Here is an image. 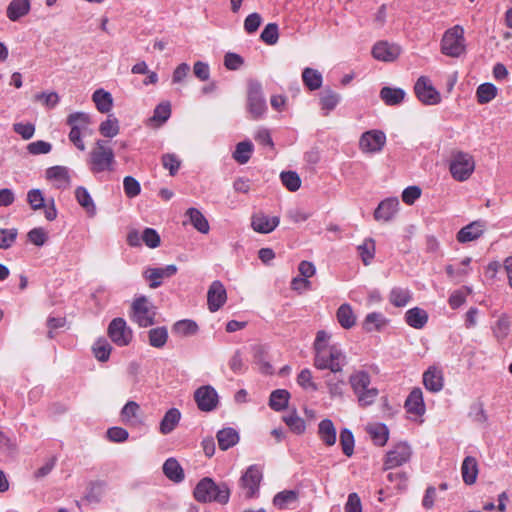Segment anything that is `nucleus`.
I'll use <instances>...</instances> for the list:
<instances>
[{
	"instance_id": "59",
	"label": "nucleus",
	"mask_w": 512,
	"mask_h": 512,
	"mask_svg": "<svg viewBox=\"0 0 512 512\" xmlns=\"http://www.w3.org/2000/svg\"><path fill=\"white\" fill-rule=\"evenodd\" d=\"M142 242L145 246H147L150 249H155L160 246L161 244V238L159 233L153 229L146 227L142 231Z\"/></svg>"
},
{
	"instance_id": "31",
	"label": "nucleus",
	"mask_w": 512,
	"mask_h": 512,
	"mask_svg": "<svg viewBox=\"0 0 512 512\" xmlns=\"http://www.w3.org/2000/svg\"><path fill=\"white\" fill-rule=\"evenodd\" d=\"M253 359L262 373L271 374L273 372V367L269 362L268 352L265 346L255 345L253 347Z\"/></svg>"
},
{
	"instance_id": "63",
	"label": "nucleus",
	"mask_w": 512,
	"mask_h": 512,
	"mask_svg": "<svg viewBox=\"0 0 512 512\" xmlns=\"http://www.w3.org/2000/svg\"><path fill=\"white\" fill-rule=\"evenodd\" d=\"M405 91L401 88L386 87V105H398L405 98Z\"/></svg>"
},
{
	"instance_id": "64",
	"label": "nucleus",
	"mask_w": 512,
	"mask_h": 512,
	"mask_svg": "<svg viewBox=\"0 0 512 512\" xmlns=\"http://www.w3.org/2000/svg\"><path fill=\"white\" fill-rule=\"evenodd\" d=\"M52 150V145L43 140H37L27 145V151L31 155L47 154Z\"/></svg>"
},
{
	"instance_id": "16",
	"label": "nucleus",
	"mask_w": 512,
	"mask_h": 512,
	"mask_svg": "<svg viewBox=\"0 0 512 512\" xmlns=\"http://www.w3.org/2000/svg\"><path fill=\"white\" fill-rule=\"evenodd\" d=\"M176 272V265L170 264L164 267L148 268L145 270L144 276L150 281V287L156 288L163 283L164 278H169L175 275Z\"/></svg>"
},
{
	"instance_id": "61",
	"label": "nucleus",
	"mask_w": 512,
	"mask_h": 512,
	"mask_svg": "<svg viewBox=\"0 0 512 512\" xmlns=\"http://www.w3.org/2000/svg\"><path fill=\"white\" fill-rule=\"evenodd\" d=\"M123 189L128 198H135L141 192L139 181L132 176H126L123 179Z\"/></svg>"
},
{
	"instance_id": "38",
	"label": "nucleus",
	"mask_w": 512,
	"mask_h": 512,
	"mask_svg": "<svg viewBox=\"0 0 512 512\" xmlns=\"http://www.w3.org/2000/svg\"><path fill=\"white\" fill-rule=\"evenodd\" d=\"M67 124L70 127L76 128L83 131V133H89V126L91 124L89 114L85 112H74L71 113L67 118Z\"/></svg>"
},
{
	"instance_id": "48",
	"label": "nucleus",
	"mask_w": 512,
	"mask_h": 512,
	"mask_svg": "<svg viewBox=\"0 0 512 512\" xmlns=\"http://www.w3.org/2000/svg\"><path fill=\"white\" fill-rule=\"evenodd\" d=\"M325 382L331 397H338L343 395V387L345 382L339 379L336 374L328 373L325 375Z\"/></svg>"
},
{
	"instance_id": "41",
	"label": "nucleus",
	"mask_w": 512,
	"mask_h": 512,
	"mask_svg": "<svg viewBox=\"0 0 512 512\" xmlns=\"http://www.w3.org/2000/svg\"><path fill=\"white\" fill-rule=\"evenodd\" d=\"M290 393L285 389L274 390L269 399V406L275 411H282L288 406Z\"/></svg>"
},
{
	"instance_id": "33",
	"label": "nucleus",
	"mask_w": 512,
	"mask_h": 512,
	"mask_svg": "<svg viewBox=\"0 0 512 512\" xmlns=\"http://www.w3.org/2000/svg\"><path fill=\"white\" fill-rule=\"evenodd\" d=\"M198 330V324L191 319L179 320L172 326V332L180 337L193 336L198 332Z\"/></svg>"
},
{
	"instance_id": "32",
	"label": "nucleus",
	"mask_w": 512,
	"mask_h": 512,
	"mask_svg": "<svg viewBox=\"0 0 512 512\" xmlns=\"http://www.w3.org/2000/svg\"><path fill=\"white\" fill-rule=\"evenodd\" d=\"M96 108L101 113H108L113 107L112 95L104 89H97L92 95Z\"/></svg>"
},
{
	"instance_id": "15",
	"label": "nucleus",
	"mask_w": 512,
	"mask_h": 512,
	"mask_svg": "<svg viewBox=\"0 0 512 512\" xmlns=\"http://www.w3.org/2000/svg\"><path fill=\"white\" fill-rule=\"evenodd\" d=\"M46 178L53 182L57 189L65 190L70 187L71 177L65 166H52L46 170Z\"/></svg>"
},
{
	"instance_id": "1",
	"label": "nucleus",
	"mask_w": 512,
	"mask_h": 512,
	"mask_svg": "<svg viewBox=\"0 0 512 512\" xmlns=\"http://www.w3.org/2000/svg\"><path fill=\"white\" fill-rule=\"evenodd\" d=\"M194 498L201 503L216 502L227 504L230 498V489L226 483L217 484L212 478L201 479L193 492Z\"/></svg>"
},
{
	"instance_id": "18",
	"label": "nucleus",
	"mask_w": 512,
	"mask_h": 512,
	"mask_svg": "<svg viewBox=\"0 0 512 512\" xmlns=\"http://www.w3.org/2000/svg\"><path fill=\"white\" fill-rule=\"evenodd\" d=\"M405 409L414 417H421L426 411L423 393L420 388H414L405 401Z\"/></svg>"
},
{
	"instance_id": "58",
	"label": "nucleus",
	"mask_w": 512,
	"mask_h": 512,
	"mask_svg": "<svg viewBox=\"0 0 512 512\" xmlns=\"http://www.w3.org/2000/svg\"><path fill=\"white\" fill-rule=\"evenodd\" d=\"M494 336L498 340H504L510 332V320L507 315H502L492 328Z\"/></svg>"
},
{
	"instance_id": "37",
	"label": "nucleus",
	"mask_w": 512,
	"mask_h": 512,
	"mask_svg": "<svg viewBox=\"0 0 512 512\" xmlns=\"http://www.w3.org/2000/svg\"><path fill=\"white\" fill-rule=\"evenodd\" d=\"M321 109L325 111V115L336 108L341 100L340 94L331 89H325L320 94Z\"/></svg>"
},
{
	"instance_id": "45",
	"label": "nucleus",
	"mask_w": 512,
	"mask_h": 512,
	"mask_svg": "<svg viewBox=\"0 0 512 512\" xmlns=\"http://www.w3.org/2000/svg\"><path fill=\"white\" fill-rule=\"evenodd\" d=\"M337 319L340 325L345 329L353 327L356 323V316L348 304H342L338 308Z\"/></svg>"
},
{
	"instance_id": "25",
	"label": "nucleus",
	"mask_w": 512,
	"mask_h": 512,
	"mask_svg": "<svg viewBox=\"0 0 512 512\" xmlns=\"http://www.w3.org/2000/svg\"><path fill=\"white\" fill-rule=\"evenodd\" d=\"M300 277H295L292 280V288H297V285H302L305 288L310 286L311 283L308 278L315 274L316 268L312 262L301 261L298 266Z\"/></svg>"
},
{
	"instance_id": "2",
	"label": "nucleus",
	"mask_w": 512,
	"mask_h": 512,
	"mask_svg": "<svg viewBox=\"0 0 512 512\" xmlns=\"http://www.w3.org/2000/svg\"><path fill=\"white\" fill-rule=\"evenodd\" d=\"M115 155L111 147L104 140H97L95 147L90 151L87 164L93 174L113 171Z\"/></svg>"
},
{
	"instance_id": "46",
	"label": "nucleus",
	"mask_w": 512,
	"mask_h": 512,
	"mask_svg": "<svg viewBox=\"0 0 512 512\" xmlns=\"http://www.w3.org/2000/svg\"><path fill=\"white\" fill-rule=\"evenodd\" d=\"M120 130L119 121L113 115L103 121L99 126V131L104 137L113 138L118 135Z\"/></svg>"
},
{
	"instance_id": "42",
	"label": "nucleus",
	"mask_w": 512,
	"mask_h": 512,
	"mask_svg": "<svg viewBox=\"0 0 512 512\" xmlns=\"http://www.w3.org/2000/svg\"><path fill=\"white\" fill-rule=\"evenodd\" d=\"M168 340V330L166 327H156L148 331L149 345L154 348H163Z\"/></svg>"
},
{
	"instance_id": "26",
	"label": "nucleus",
	"mask_w": 512,
	"mask_h": 512,
	"mask_svg": "<svg viewBox=\"0 0 512 512\" xmlns=\"http://www.w3.org/2000/svg\"><path fill=\"white\" fill-rule=\"evenodd\" d=\"M75 198L78 202V204L86 211V213L90 216V217H93L96 215V205L89 193V191L83 187V186H78L76 189H75Z\"/></svg>"
},
{
	"instance_id": "40",
	"label": "nucleus",
	"mask_w": 512,
	"mask_h": 512,
	"mask_svg": "<svg viewBox=\"0 0 512 512\" xmlns=\"http://www.w3.org/2000/svg\"><path fill=\"white\" fill-rule=\"evenodd\" d=\"M253 150L254 146L251 141L239 142L233 152V158L239 164H246L250 160Z\"/></svg>"
},
{
	"instance_id": "14",
	"label": "nucleus",
	"mask_w": 512,
	"mask_h": 512,
	"mask_svg": "<svg viewBox=\"0 0 512 512\" xmlns=\"http://www.w3.org/2000/svg\"><path fill=\"white\" fill-rule=\"evenodd\" d=\"M359 145L363 152H378L384 145V133L380 130L366 131L362 134Z\"/></svg>"
},
{
	"instance_id": "19",
	"label": "nucleus",
	"mask_w": 512,
	"mask_h": 512,
	"mask_svg": "<svg viewBox=\"0 0 512 512\" xmlns=\"http://www.w3.org/2000/svg\"><path fill=\"white\" fill-rule=\"evenodd\" d=\"M279 223V217L269 216L264 213L253 215L251 220V226L253 230L262 234L271 233L279 225Z\"/></svg>"
},
{
	"instance_id": "24",
	"label": "nucleus",
	"mask_w": 512,
	"mask_h": 512,
	"mask_svg": "<svg viewBox=\"0 0 512 512\" xmlns=\"http://www.w3.org/2000/svg\"><path fill=\"white\" fill-rule=\"evenodd\" d=\"M219 448L223 451L235 446L239 442L238 432L231 427H226L217 432L216 435Z\"/></svg>"
},
{
	"instance_id": "17",
	"label": "nucleus",
	"mask_w": 512,
	"mask_h": 512,
	"mask_svg": "<svg viewBox=\"0 0 512 512\" xmlns=\"http://www.w3.org/2000/svg\"><path fill=\"white\" fill-rule=\"evenodd\" d=\"M485 231V223L483 221H473L462 227L456 235L459 243H468L480 238Z\"/></svg>"
},
{
	"instance_id": "21",
	"label": "nucleus",
	"mask_w": 512,
	"mask_h": 512,
	"mask_svg": "<svg viewBox=\"0 0 512 512\" xmlns=\"http://www.w3.org/2000/svg\"><path fill=\"white\" fill-rule=\"evenodd\" d=\"M423 384L431 392H439L444 385L442 370L431 366L423 374Z\"/></svg>"
},
{
	"instance_id": "54",
	"label": "nucleus",
	"mask_w": 512,
	"mask_h": 512,
	"mask_svg": "<svg viewBox=\"0 0 512 512\" xmlns=\"http://www.w3.org/2000/svg\"><path fill=\"white\" fill-rule=\"evenodd\" d=\"M17 237V228H0V249H10L16 242Z\"/></svg>"
},
{
	"instance_id": "27",
	"label": "nucleus",
	"mask_w": 512,
	"mask_h": 512,
	"mask_svg": "<svg viewBox=\"0 0 512 512\" xmlns=\"http://www.w3.org/2000/svg\"><path fill=\"white\" fill-rule=\"evenodd\" d=\"M181 413L177 408L169 409L162 418L159 426L160 433L167 435L179 424Z\"/></svg>"
},
{
	"instance_id": "8",
	"label": "nucleus",
	"mask_w": 512,
	"mask_h": 512,
	"mask_svg": "<svg viewBox=\"0 0 512 512\" xmlns=\"http://www.w3.org/2000/svg\"><path fill=\"white\" fill-rule=\"evenodd\" d=\"M107 334L118 347L128 346L133 340V331L125 319L114 318L108 325Z\"/></svg>"
},
{
	"instance_id": "6",
	"label": "nucleus",
	"mask_w": 512,
	"mask_h": 512,
	"mask_svg": "<svg viewBox=\"0 0 512 512\" xmlns=\"http://www.w3.org/2000/svg\"><path fill=\"white\" fill-rule=\"evenodd\" d=\"M155 307L144 296L136 298L132 303V320L140 327H149L155 323Z\"/></svg>"
},
{
	"instance_id": "39",
	"label": "nucleus",
	"mask_w": 512,
	"mask_h": 512,
	"mask_svg": "<svg viewBox=\"0 0 512 512\" xmlns=\"http://www.w3.org/2000/svg\"><path fill=\"white\" fill-rule=\"evenodd\" d=\"M187 215L193 227L200 233L207 234L210 226L205 216L197 208H189Z\"/></svg>"
},
{
	"instance_id": "10",
	"label": "nucleus",
	"mask_w": 512,
	"mask_h": 512,
	"mask_svg": "<svg viewBox=\"0 0 512 512\" xmlns=\"http://www.w3.org/2000/svg\"><path fill=\"white\" fill-rule=\"evenodd\" d=\"M412 456V448L406 441H399L391 445L386 451V469L398 467L407 463Z\"/></svg>"
},
{
	"instance_id": "43",
	"label": "nucleus",
	"mask_w": 512,
	"mask_h": 512,
	"mask_svg": "<svg viewBox=\"0 0 512 512\" xmlns=\"http://www.w3.org/2000/svg\"><path fill=\"white\" fill-rule=\"evenodd\" d=\"M349 382L356 395L370 387V377L364 371L353 373L349 378Z\"/></svg>"
},
{
	"instance_id": "50",
	"label": "nucleus",
	"mask_w": 512,
	"mask_h": 512,
	"mask_svg": "<svg viewBox=\"0 0 512 512\" xmlns=\"http://www.w3.org/2000/svg\"><path fill=\"white\" fill-rule=\"evenodd\" d=\"M226 290H208L207 302L211 312L217 311L226 301Z\"/></svg>"
},
{
	"instance_id": "20",
	"label": "nucleus",
	"mask_w": 512,
	"mask_h": 512,
	"mask_svg": "<svg viewBox=\"0 0 512 512\" xmlns=\"http://www.w3.org/2000/svg\"><path fill=\"white\" fill-rule=\"evenodd\" d=\"M31 0H11L6 7V17L11 22H18L31 11Z\"/></svg>"
},
{
	"instance_id": "28",
	"label": "nucleus",
	"mask_w": 512,
	"mask_h": 512,
	"mask_svg": "<svg viewBox=\"0 0 512 512\" xmlns=\"http://www.w3.org/2000/svg\"><path fill=\"white\" fill-rule=\"evenodd\" d=\"M405 320L410 327L421 329L428 321V314L425 310L414 307L405 313Z\"/></svg>"
},
{
	"instance_id": "23",
	"label": "nucleus",
	"mask_w": 512,
	"mask_h": 512,
	"mask_svg": "<svg viewBox=\"0 0 512 512\" xmlns=\"http://www.w3.org/2000/svg\"><path fill=\"white\" fill-rule=\"evenodd\" d=\"M318 436L327 446H333L337 440V431L330 419H323L318 424Z\"/></svg>"
},
{
	"instance_id": "57",
	"label": "nucleus",
	"mask_w": 512,
	"mask_h": 512,
	"mask_svg": "<svg viewBox=\"0 0 512 512\" xmlns=\"http://www.w3.org/2000/svg\"><path fill=\"white\" fill-rule=\"evenodd\" d=\"M162 165L165 169L169 171L171 176H174L178 173L182 161L175 153H166L161 157Z\"/></svg>"
},
{
	"instance_id": "60",
	"label": "nucleus",
	"mask_w": 512,
	"mask_h": 512,
	"mask_svg": "<svg viewBox=\"0 0 512 512\" xmlns=\"http://www.w3.org/2000/svg\"><path fill=\"white\" fill-rule=\"evenodd\" d=\"M260 38L268 45H274L279 39V29L276 23H269L261 32Z\"/></svg>"
},
{
	"instance_id": "5",
	"label": "nucleus",
	"mask_w": 512,
	"mask_h": 512,
	"mask_svg": "<svg viewBox=\"0 0 512 512\" xmlns=\"http://www.w3.org/2000/svg\"><path fill=\"white\" fill-rule=\"evenodd\" d=\"M449 170L456 181L468 180L475 170L474 157L468 152H454L451 156Z\"/></svg>"
},
{
	"instance_id": "51",
	"label": "nucleus",
	"mask_w": 512,
	"mask_h": 512,
	"mask_svg": "<svg viewBox=\"0 0 512 512\" xmlns=\"http://www.w3.org/2000/svg\"><path fill=\"white\" fill-rule=\"evenodd\" d=\"M283 421L291 429V431H293L296 434H302L306 429L304 420L301 417H299L296 410H293L288 415H285L283 417Z\"/></svg>"
},
{
	"instance_id": "7",
	"label": "nucleus",
	"mask_w": 512,
	"mask_h": 512,
	"mask_svg": "<svg viewBox=\"0 0 512 512\" xmlns=\"http://www.w3.org/2000/svg\"><path fill=\"white\" fill-rule=\"evenodd\" d=\"M247 105L248 110L254 119L262 117L267 110L262 86L260 82L256 80H251L248 83Z\"/></svg>"
},
{
	"instance_id": "12",
	"label": "nucleus",
	"mask_w": 512,
	"mask_h": 512,
	"mask_svg": "<svg viewBox=\"0 0 512 512\" xmlns=\"http://www.w3.org/2000/svg\"><path fill=\"white\" fill-rule=\"evenodd\" d=\"M194 400L201 411L210 412L216 409L219 397L217 391L210 385H204L194 392Z\"/></svg>"
},
{
	"instance_id": "49",
	"label": "nucleus",
	"mask_w": 512,
	"mask_h": 512,
	"mask_svg": "<svg viewBox=\"0 0 512 512\" xmlns=\"http://www.w3.org/2000/svg\"><path fill=\"white\" fill-rule=\"evenodd\" d=\"M140 406L135 401H128L121 410L122 421L135 424L138 420Z\"/></svg>"
},
{
	"instance_id": "22",
	"label": "nucleus",
	"mask_w": 512,
	"mask_h": 512,
	"mask_svg": "<svg viewBox=\"0 0 512 512\" xmlns=\"http://www.w3.org/2000/svg\"><path fill=\"white\" fill-rule=\"evenodd\" d=\"M299 502V493L295 490H284L277 493L273 498V505L280 509H294Z\"/></svg>"
},
{
	"instance_id": "56",
	"label": "nucleus",
	"mask_w": 512,
	"mask_h": 512,
	"mask_svg": "<svg viewBox=\"0 0 512 512\" xmlns=\"http://www.w3.org/2000/svg\"><path fill=\"white\" fill-rule=\"evenodd\" d=\"M340 444H341L343 453L347 457H351L354 453L355 440H354L353 433L350 429L344 428L341 430Z\"/></svg>"
},
{
	"instance_id": "52",
	"label": "nucleus",
	"mask_w": 512,
	"mask_h": 512,
	"mask_svg": "<svg viewBox=\"0 0 512 512\" xmlns=\"http://www.w3.org/2000/svg\"><path fill=\"white\" fill-rule=\"evenodd\" d=\"M365 431L375 445L384 446V424L368 423Z\"/></svg>"
},
{
	"instance_id": "35",
	"label": "nucleus",
	"mask_w": 512,
	"mask_h": 512,
	"mask_svg": "<svg viewBox=\"0 0 512 512\" xmlns=\"http://www.w3.org/2000/svg\"><path fill=\"white\" fill-rule=\"evenodd\" d=\"M171 116V104L169 101H163L159 103L154 111L152 117L149 119L151 124L155 126H162Z\"/></svg>"
},
{
	"instance_id": "62",
	"label": "nucleus",
	"mask_w": 512,
	"mask_h": 512,
	"mask_svg": "<svg viewBox=\"0 0 512 512\" xmlns=\"http://www.w3.org/2000/svg\"><path fill=\"white\" fill-rule=\"evenodd\" d=\"M27 238L34 245L41 247L46 243V241L48 239V234L44 228L36 227V228L31 229L27 233Z\"/></svg>"
},
{
	"instance_id": "3",
	"label": "nucleus",
	"mask_w": 512,
	"mask_h": 512,
	"mask_svg": "<svg viewBox=\"0 0 512 512\" xmlns=\"http://www.w3.org/2000/svg\"><path fill=\"white\" fill-rule=\"evenodd\" d=\"M345 364L346 356L337 345L315 353L314 366L319 370L328 369L331 373L337 374L342 371Z\"/></svg>"
},
{
	"instance_id": "44",
	"label": "nucleus",
	"mask_w": 512,
	"mask_h": 512,
	"mask_svg": "<svg viewBox=\"0 0 512 512\" xmlns=\"http://www.w3.org/2000/svg\"><path fill=\"white\" fill-rule=\"evenodd\" d=\"M357 252L362 262L369 265L375 256V241L372 238H366L357 246Z\"/></svg>"
},
{
	"instance_id": "53",
	"label": "nucleus",
	"mask_w": 512,
	"mask_h": 512,
	"mask_svg": "<svg viewBox=\"0 0 512 512\" xmlns=\"http://www.w3.org/2000/svg\"><path fill=\"white\" fill-rule=\"evenodd\" d=\"M92 349L97 360L106 362L110 357L112 347L106 339L100 338L94 343Z\"/></svg>"
},
{
	"instance_id": "36",
	"label": "nucleus",
	"mask_w": 512,
	"mask_h": 512,
	"mask_svg": "<svg viewBox=\"0 0 512 512\" xmlns=\"http://www.w3.org/2000/svg\"><path fill=\"white\" fill-rule=\"evenodd\" d=\"M471 258L465 257L460 262L452 263L446 266L447 275L452 279H460L470 271Z\"/></svg>"
},
{
	"instance_id": "55",
	"label": "nucleus",
	"mask_w": 512,
	"mask_h": 512,
	"mask_svg": "<svg viewBox=\"0 0 512 512\" xmlns=\"http://www.w3.org/2000/svg\"><path fill=\"white\" fill-rule=\"evenodd\" d=\"M280 179L283 186L291 192H295L301 187V179L295 171L281 172Z\"/></svg>"
},
{
	"instance_id": "4",
	"label": "nucleus",
	"mask_w": 512,
	"mask_h": 512,
	"mask_svg": "<svg viewBox=\"0 0 512 512\" xmlns=\"http://www.w3.org/2000/svg\"><path fill=\"white\" fill-rule=\"evenodd\" d=\"M466 51L464 29L455 25L445 31L441 40V52L449 57L458 58Z\"/></svg>"
},
{
	"instance_id": "30",
	"label": "nucleus",
	"mask_w": 512,
	"mask_h": 512,
	"mask_svg": "<svg viewBox=\"0 0 512 512\" xmlns=\"http://www.w3.org/2000/svg\"><path fill=\"white\" fill-rule=\"evenodd\" d=\"M461 474L463 481L467 485L475 483L478 475V464L474 457L467 456L461 466Z\"/></svg>"
},
{
	"instance_id": "29",
	"label": "nucleus",
	"mask_w": 512,
	"mask_h": 512,
	"mask_svg": "<svg viewBox=\"0 0 512 512\" xmlns=\"http://www.w3.org/2000/svg\"><path fill=\"white\" fill-rule=\"evenodd\" d=\"M163 473L171 481L179 483L184 479V471L175 458H168L163 464Z\"/></svg>"
},
{
	"instance_id": "9",
	"label": "nucleus",
	"mask_w": 512,
	"mask_h": 512,
	"mask_svg": "<svg viewBox=\"0 0 512 512\" xmlns=\"http://www.w3.org/2000/svg\"><path fill=\"white\" fill-rule=\"evenodd\" d=\"M27 202L34 211L44 209V215L48 221H53L57 218L58 212L54 199L50 198L46 201L40 189L34 188L29 190L27 192Z\"/></svg>"
},
{
	"instance_id": "34",
	"label": "nucleus",
	"mask_w": 512,
	"mask_h": 512,
	"mask_svg": "<svg viewBox=\"0 0 512 512\" xmlns=\"http://www.w3.org/2000/svg\"><path fill=\"white\" fill-rule=\"evenodd\" d=\"M302 81L310 91H314L322 86L323 77L318 70L306 67L302 71Z\"/></svg>"
},
{
	"instance_id": "11",
	"label": "nucleus",
	"mask_w": 512,
	"mask_h": 512,
	"mask_svg": "<svg viewBox=\"0 0 512 512\" xmlns=\"http://www.w3.org/2000/svg\"><path fill=\"white\" fill-rule=\"evenodd\" d=\"M414 91L419 99L425 105H436L440 103V93L433 87L426 76H421L415 83Z\"/></svg>"
},
{
	"instance_id": "13",
	"label": "nucleus",
	"mask_w": 512,
	"mask_h": 512,
	"mask_svg": "<svg viewBox=\"0 0 512 512\" xmlns=\"http://www.w3.org/2000/svg\"><path fill=\"white\" fill-rule=\"evenodd\" d=\"M261 479L262 473L257 466L252 465L246 470L241 477V486L245 490L246 498H252L256 495Z\"/></svg>"
},
{
	"instance_id": "47",
	"label": "nucleus",
	"mask_w": 512,
	"mask_h": 512,
	"mask_svg": "<svg viewBox=\"0 0 512 512\" xmlns=\"http://www.w3.org/2000/svg\"><path fill=\"white\" fill-rule=\"evenodd\" d=\"M497 95V88L491 83H483L478 86L476 91L477 101L480 104H486L493 100Z\"/></svg>"
}]
</instances>
